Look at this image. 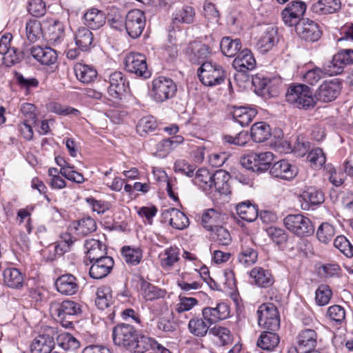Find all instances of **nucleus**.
Listing matches in <instances>:
<instances>
[{"instance_id":"obj_62","label":"nucleus","mask_w":353,"mask_h":353,"mask_svg":"<svg viewBox=\"0 0 353 353\" xmlns=\"http://www.w3.org/2000/svg\"><path fill=\"white\" fill-rule=\"evenodd\" d=\"M28 12L36 17H39L46 13V6L42 0H31L28 6Z\"/></svg>"},{"instance_id":"obj_37","label":"nucleus","mask_w":353,"mask_h":353,"mask_svg":"<svg viewBox=\"0 0 353 353\" xmlns=\"http://www.w3.org/2000/svg\"><path fill=\"white\" fill-rule=\"evenodd\" d=\"M220 48L225 56L232 57L241 48V42L239 39H232L230 37H225L221 41Z\"/></svg>"},{"instance_id":"obj_18","label":"nucleus","mask_w":353,"mask_h":353,"mask_svg":"<svg viewBox=\"0 0 353 353\" xmlns=\"http://www.w3.org/2000/svg\"><path fill=\"white\" fill-rule=\"evenodd\" d=\"M230 179V174L223 170H219L213 173L211 190L210 192L215 191L220 194L227 195L230 193V185L229 180Z\"/></svg>"},{"instance_id":"obj_33","label":"nucleus","mask_w":353,"mask_h":353,"mask_svg":"<svg viewBox=\"0 0 353 353\" xmlns=\"http://www.w3.org/2000/svg\"><path fill=\"white\" fill-rule=\"evenodd\" d=\"M236 211L239 217L246 221H254L258 216L257 207L249 201L239 203Z\"/></svg>"},{"instance_id":"obj_29","label":"nucleus","mask_w":353,"mask_h":353,"mask_svg":"<svg viewBox=\"0 0 353 353\" xmlns=\"http://www.w3.org/2000/svg\"><path fill=\"white\" fill-rule=\"evenodd\" d=\"M254 283L260 288H268L274 283V279L268 270L261 267L254 268L250 272Z\"/></svg>"},{"instance_id":"obj_51","label":"nucleus","mask_w":353,"mask_h":353,"mask_svg":"<svg viewBox=\"0 0 353 353\" xmlns=\"http://www.w3.org/2000/svg\"><path fill=\"white\" fill-rule=\"evenodd\" d=\"M335 234L334 228L328 223H323L318 228L316 236L318 239L323 243H328Z\"/></svg>"},{"instance_id":"obj_3","label":"nucleus","mask_w":353,"mask_h":353,"mask_svg":"<svg viewBox=\"0 0 353 353\" xmlns=\"http://www.w3.org/2000/svg\"><path fill=\"white\" fill-rule=\"evenodd\" d=\"M286 101L294 107L308 110L316 105V101L311 89L304 84L292 85L285 94Z\"/></svg>"},{"instance_id":"obj_17","label":"nucleus","mask_w":353,"mask_h":353,"mask_svg":"<svg viewBox=\"0 0 353 353\" xmlns=\"http://www.w3.org/2000/svg\"><path fill=\"white\" fill-rule=\"evenodd\" d=\"M162 216L165 221H168L170 225L175 229L183 230L189 225L188 218L178 209L174 208L165 209L162 212Z\"/></svg>"},{"instance_id":"obj_28","label":"nucleus","mask_w":353,"mask_h":353,"mask_svg":"<svg viewBox=\"0 0 353 353\" xmlns=\"http://www.w3.org/2000/svg\"><path fill=\"white\" fill-rule=\"evenodd\" d=\"M75 44L81 51H88L94 46V36L89 28L81 27L76 31L74 35Z\"/></svg>"},{"instance_id":"obj_4","label":"nucleus","mask_w":353,"mask_h":353,"mask_svg":"<svg viewBox=\"0 0 353 353\" xmlns=\"http://www.w3.org/2000/svg\"><path fill=\"white\" fill-rule=\"evenodd\" d=\"M176 90V85L172 79L160 76L152 81L150 96L156 102L162 103L174 97Z\"/></svg>"},{"instance_id":"obj_13","label":"nucleus","mask_w":353,"mask_h":353,"mask_svg":"<svg viewBox=\"0 0 353 353\" xmlns=\"http://www.w3.org/2000/svg\"><path fill=\"white\" fill-rule=\"evenodd\" d=\"M230 316V307L225 303H217L215 307H205L202 310V317L211 326Z\"/></svg>"},{"instance_id":"obj_20","label":"nucleus","mask_w":353,"mask_h":353,"mask_svg":"<svg viewBox=\"0 0 353 353\" xmlns=\"http://www.w3.org/2000/svg\"><path fill=\"white\" fill-rule=\"evenodd\" d=\"M340 0H318L312 3L310 11L318 15H326L337 12L341 10Z\"/></svg>"},{"instance_id":"obj_54","label":"nucleus","mask_w":353,"mask_h":353,"mask_svg":"<svg viewBox=\"0 0 353 353\" xmlns=\"http://www.w3.org/2000/svg\"><path fill=\"white\" fill-rule=\"evenodd\" d=\"M334 245L345 256L351 258L353 256V245L344 236H338L334 241Z\"/></svg>"},{"instance_id":"obj_44","label":"nucleus","mask_w":353,"mask_h":353,"mask_svg":"<svg viewBox=\"0 0 353 353\" xmlns=\"http://www.w3.org/2000/svg\"><path fill=\"white\" fill-rule=\"evenodd\" d=\"M73 226L78 234L83 236L88 235L97 229L95 221L90 216L83 218L74 222Z\"/></svg>"},{"instance_id":"obj_63","label":"nucleus","mask_w":353,"mask_h":353,"mask_svg":"<svg viewBox=\"0 0 353 353\" xmlns=\"http://www.w3.org/2000/svg\"><path fill=\"white\" fill-rule=\"evenodd\" d=\"M325 74L323 68H315L307 71L304 75L305 81L312 85L316 84Z\"/></svg>"},{"instance_id":"obj_34","label":"nucleus","mask_w":353,"mask_h":353,"mask_svg":"<svg viewBox=\"0 0 353 353\" xmlns=\"http://www.w3.org/2000/svg\"><path fill=\"white\" fill-rule=\"evenodd\" d=\"M270 136V127L265 122L256 123L251 128V137L254 142H264L267 141Z\"/></svg>"},{"instance_id":"obj_64","label":"nucleus","mask_w":353,"mask_h":353,"mask_svg":"<svg viewBox=\"0 0 353 353\" xmlns=\"http://www.w3.org/2000/svg\"><path fill=\"white\" fill-rule=\"evenodd\" d=\"M217 216L218 214L214 210H208L202 215L201 223L203 226L209 231L210 230H212L213 228L215 226L214 223L216 221Z\"/></svg>"},{"instance_id":"obj_59","label":"nucleus","mask_w":353,"mask_h":353,"mask_svg":"<svg viewBox=\"0 0 353 353\" xmlns=\"http://www.w3.org/2000/svg\"><path fill=\"white\" fill-rule=\"evenodd\" d=\"M281 17L285 25L289 27L295 26V29L297 28V25L302 21V18L298 17L297 13H294L290 11L288 8H284L281 12Z\"/></svg>"},{"instance_id":"obj_56","label":"nucleus","mask_w":353,"mask_h":353,"mask_svg":"<svg viewBox=\"0 0 353 353\" xmlns=\"http://www.w3.org/2000/svg\"><path fill=\"white\" fill-rule=\"evenodd\" d=\"M258 319L276 317L279 316L276 307L273 303L262 304L257 310Z\"/></svg>"},{"instance_id":"obj_31","label":"nucleus","mask_w":353,"mask_h":353,"mask_svg":"<svg viewBox=\"0 0 353 353\" xmlns=\"http://www.w3.org/2000/svg\"><path fill=\"white\" fill-rule=\"evenodd\" d=\"M189 332L196 337L202 338L210 334V325L203 317L194 316L188 323Z\"/></svg>"},{"instance_id":"obj_24","label":"nucleus","mask_w":353,"mask_h":353,"mask_svg":"<svg viewBox=\"0 0 353 353\" xmlns=\"http://www.w3.org/2000/svg\"><path fill=\"white\" fill-rule=\"evenodd\" d=\"M317 334L313 329H303L296 336L297 345L299 350L314 349L317 343Z\"/></svg>"},{"instance_id":"obj_36","label":"nucleus","mask_w":353,"mask_h":353,"mask_svg":"<svg viewBox=\"0 0 353 353\" xmlns=\"http://www.w3.org/2000/svg\"><path fill=\"white\" fill-rule=\"evenodd\" d=\"M214 337V341L221 346L231 344L233 341L230 331L224 327L214 326L210 330V334Z\"/></svg>"},{"instance_id":"obj_48","label":"nucleus","mask_w":353,"mask_h":353,"mask_svg":"<svg viewBox=\"0 0 353 353\" xmlns=\"http://www.w3.org/2000/svg\"><path fill=\"white\" fill-rule=\"evenodd\" d=\"M157 128V123L153 117H144L139 120L137 125V132L140 136L144 137L147 134L154 132Z\"/></svg>"},{"instance_id":"obj_30","label":"nucleus","mask_w":353,"mask_h":353,"mask_svg":"<svg viewBox=\"0 0 353 353\" xmlns=\"http://www.w3.org/2000/svg\"><path fill=\"white\" fill-rule=\"evenodd\" d=\"M3 283L10 288L20 289L23 285V275L15 268L6 269L3 272Z\"/></svg>"},{"instance_id":"obj_49","label":"nucleus","mask_w":353,"mask_h":353,"mask_svg":"<svg viewBox=\"0 0 353 353\" xmlns=\"http://www.w3.org/2000/svg\"><path fill=\"white\" fill-rule=\"evenodd\" d=\"M273 159L274 154L271 152L256 153V172H262L270 170Z\"/></svg>"},{"instance_id":"obj_41","label":"nucleus","mask_w":353,"mask_h":353,"mask_svg":"<svg viewBox=\"0 0 353 353\" xmlns=\"http://www.w3.org/2000/svg\"><path fill=\"white\" fill-rule=\"evenodd\" d=\"M141 288L143 298L146 301H154L165 296V291L158 288L154 285L142 280Z\"/></svg>"},{"instance_id":"obj_25","label":"nucleus","mask_w":353,"mask_h":353,"mask_svg":"<svg viewBox=\"0 0 353 353\" xmlns=\"http://www.w3.org/2000/svg\"><path fill=\"white\" fill-rule=\"evenodd\" d=\"M55 345L54 338L49 334H41L31 343V353H50Z\"/></svg>"},{"instance_id":"obj_52","label":"nucleus","mask_w":353,"mask_h":353,"mask_svg":"<svg viewBox=\"0 0 353 353\" xmlns=\"http://www.w3.org/2000/svg\"><path fill=\"white\" fill-rule=\"evenodd\" d=\"M110 299V288L101 287L97 289L95 303L100 310H104L109 306Z\"/></svg>"},{"instance_id":"obj_11","label":"nucleus","mask_w":353,"mask_h":353,"mask_svg":"<svg viewBox=\"0 0 353 353\" xmlns=\"http://www.w3.org/2000/svg\"><path fill=\"white\" fill-rule=\"evenodd\" d=\"M296 32L301 39L309 42L316 41L321 37L319 24L308 19H302L297 25Z\"/></svg>"},{"instance_id":"obj_23","label":"nucleus","mask_w":353,"mask_h":353,"mask_svg":"<svg viewBox=\"0 0 353 353\" xmlns=\"http://www.w3.org/2000/svg\"><path fill=\"white\" fill-rule=\"evenodd\" d=\"M83 19L88 28L98 30L105 23L106 17L102 10L91 8L84 14Z\"/></svg>"},{"instance_id":"obj_26","label":"nucleus","mask_w":353,"mask_h":353,"mask_svg":"<svg viewBox=\"0 0 353 353\" xmlns=\"http://www.w3.org/2000/svg\"><path fill=\"white\" fill-rule=\"evenodd\" d=\"M277 41V30L273 26H270L259 39L256 46L261 52L265 53L270 50Z\"/></svg>"},{"instance_id":"obj_35","label":"nucleus","mask_w":353,"mask_h":353,"mask_svg":"<svg viewBox=\"0 0 353 353\" xmlns=\"http://www.w3.org/2000/svg\"><path fill=\"white\" fill-rule=\"evenodd\" d=\"M257 112L254 108L245 107L236 108L233 111V119L242 127L248 125L256 115Z\"/></svg>"},{"instance_id":"obj_9","label":"nucleus","mask_w":353,"mask_h":353,"mask_svg":"<svg viewBox=\"0 0 353 353\" xmlns=\"http://www.w3.org/2000/svg\"><path fill=\"white\" fill-rule=\"evenodd\" d=\"M341 89V83L339 79L325 81L316 90L314 94V99L316 102H332L340 94Z\"/></svg>"},{"instance_id":"obj_5","label":"nucleus","mask_w":353,"mask_h":353,"mask_svg":"<svg viewBox=\"0 0 353 353\" xmlns=\"http://www.w3.org/2000/svg\"><path fill=\"white\" fill-rule=\"evenodd\" d=\"M197 72L200 81L207 86L220 85L226 78V72L223 68L212 61L203 62Z\"/></svg>"},{"instance_id":"obj_2","label":"nucleus","mask_w":353,"mask_h":353,"mask_svg":"<svg viewBox=\"0 0 353 353\" xmlns=\"http://www.w3.org/2000/svg\"><path fill=\"white\" fill-rule=\"evenodd\" d=\"M50 311L61 325L65 328L74 327L75 318L81 314V305L70 300H65L61 303H53L50 305Z\"/></svg>"},{"instance_id":"obj_40","label":"nucleus","mask_w":353,"mask_h":353,"mask_svg":"<svg viewBox=\"0 0 353 353\" xmlns=\"http://www.w3.org/2000/svg\"><path fill=\"white\" fill-rule=\"evenodd\" d=\"M276 331L267 330L261 334L257 341V345L265 350H272L279 343V337Z\"/></svg>"},{"instance_id":"obj_39","label":"nucleus","mask_w":353,"mask_h":353,"mask_svg":"<svg viewBox=\"0 0 353 353\" xmlns=\"http://www.w3.org/2000/svg\"><path fill=\"white\" fill-rule=\"evenodd\" d=\"M194 11L190 6L179 8L172 14V23L174 25L179 23H191L194 21Z\"/></svg>"},{"instance_id":"obj_16","label":"nucleus","mask_w":353,"mask_h":353,"mask_svg":"<svg viewBox=\"0 0 353 353\" xmlns=\"http://www.w3.org/2000/svg\"><path fill=\"white\" fill-rule=\"evenodd\" d=\"M57 290L63 295L72 296L77 293L79 285L77 279L71 274L60 276L55 281Z\"/></svg>"},{"instance_id":"obj_1","label":"nucleus","mask_w":353,"mask_h":353,"mask_svg":"<svg viewBox=\"0 0 353 353\" xmlns=\"http://www.w3.org/2000/svg\"><path fill=\"white\" fill-rule=\"evenodd\" d=\"M112 339L114 345L133 353H144L151 349L161 347L154 339L139 334L132 325L125 323L118 324L114 327Z\"/></svg>"},{"instance_id":"obj_55","label":"nucleus","mask_w":353,"mask_h":353,"mask_svg":"<svg viewBox=\"0 0 353 353\" xmlns=\"http://www.w3.org/2000/svg\"><path fill=\"white\" fill-rule=\"evenodd\" d=\"M23 59V52L19 51L16 48L12 47L3 55L4 64L11 67L21 61Z\"/></svg>"},{"instance_id":"obj_38","label":"nucleus","mask_w":353,"mask_h":353,"mask_svg":"<svg viewBox=\"0 0 353 353\" xmlns=\"http://www.w3.org/2000/svg\"><path fill=\"white\" fill-rule=\"evenodd\" d=\"M194 176L192 181L196 185L205 192H209L211 190L213 174H211L208 170L199 169Z\"/></svg>"},{"instance_id":"obj_15","label":"nucleus","mask_w":353,"mask_h":353,"mask_svg":"<svg viewBox=\"0 0 353 353\" xmlns=\"http://www.w3.org/2000/svg\"><path fill=\"white\" fill-rule=\"evenodd\" d=\"M298 173L297 168L286 160H281L273 163L270 170L271 176L283 180L290 181Z\"/></svg>"},{"instance_id":"obj_6","label":"nucleus","mask_w":353,"mask_h":353,"mask_svg":"<svg viewBox=\"0 0 353 353\" xmlns=\"http://www.w3.org/2000/svg\"><path fill=\"white\" fill-rule=\"evenodd\" d=\"M283 223L289 231L298 236H307L314 232V227L310 219L301 214L286 216Z\"/></svg>"},{"instance_id":"obj_14","label":"nucleus","mask_w":353,"mask_h":353,"mask_svg":"<svg viewBox=\"0 0 353 353\" xmlns=\"http://www.w3.org/2000/svg\"><path fill=\"white\" fill-rule=\"evenodd\" d=\"M91 266L89 270L90 276L94 279H101L106 277L114 267V260L110 256H105L90 261Z\"/></svg>"},{"instance_id":"obj_61","label":"nucleus","mask_w":353,"mask_h":353,"mask_svg":"<svg viewBox=\"0 0 353 353\" xmlns=\"http://www.w3.org/2000/svg\"><path fill=\"white\" fill-rule=\"evenodd\" d=\"M60 339V345L65 350H75L80 347L79 341L70 334H63Z\"/></svg>"},{"instance_id":"obj_12","label":"nucleus","mask_w":353,"mask_h":353,"mask_svg":"<svg viewBox=\"0 0 353 353\" xmlns=\"http://www.w3.org/2000/svg\"><path fill=\"white\" fill-rule=\"evenodd\" d=\"M109 83L108 92L114 99H121L124 93L129 90V83L121 72H112L109 76Z\"/></svg>"},{"instance_id":"obj_46","label":"nucleus","mask_w":353,"mask_h":353,"mask_svg":"<svg viewBox=\"0 0 353 353\" xmlns=\"http://www.w3.org/2000/svg\"><path fill=\"white\" fill-rule=\"evenodd\" d=\"M179 260V249L175 246H171L165 250L161 254V265L163 268H171Z\"/></svg>"},{"instance_id":"obj_42","label":"nucleus","mask_w":353,"mask_h":353,"mask_svg":"<svg viewBox=\"0 0 353 353\" xmlns=\"http://www.w3.org/2000/svg\"><path fill=\"white\" fill-rule=\"evenodd\" d=\"M121 254L125 261L131 265H138L143 257V252L139 248H132L128 245L121 248Z\"/></svg>"},{"instance_id":"obj_50","label":"nucleus","mask_w":353,"mask_h":353,"mask_svg":"<svg viewBox=\"0 0 353 353\" xmlns=\"http://www.w3.org/2000/svg\"><path fill=\"white\" fill-rule=\"evenodd\" d=\"M27 39L31 42H35L41 36V26L37 19H31L26 26Z\"/></svg>"},{"instance_id":"obj_19","label":"nucleus","mask_w":353,"mask_h":353,"mask_svg":"<svg viewBox=\"0 0 353 353\" xmlns=\"http://www.w3.org/2000/svg\"><path fill=\"white\" fill-rule=\"evenodd\" d=\"M210 53V48L201 42H193L190 44L187 49V54L190 61L196 64L205 62L204 61L209 57Z\"/></svg>"},{"instance_id":"obj_7","label":"nucleus","mask_w":353,"mask_h":353,"mask_svg":"<svg viewBox=\"0 0 353 353\" xmlns=\"http://www.w3.org/2000/svg\"><path fill=\"white\" fill-rule=\"evenodd\" d=\"M353 63V50L345 49L334 54L323 65L325 74L334 76L341 74L345 65Z\"/></svg>"},{"instance_id":"obj_60","label":"nucleus","mask_w":353,"mask_h":353,"mask_svg":"<svg viewBox=\"0 0 353 353\" xmlns=\"http://www.w3.org/2000/svg\"><path fill=\"white\" fill-rule=\"evenodd\" d=\"M179 303L176 305V310L179 313L190 310L194 306L198 304L195 298L185 297L179 295Z\"/></svg>"},{"instance_id":"obj_21","label":"nucleus","mask_w":353,"mask_h":353,"mask_svg":"<svg viewBox=\"0 0 353 353\" xmlns=\"http://www.w3.org/2000/svg\"><path fill=\"white\" fill-rule=\"evenodd\" d=\"M32 56L43 65H52L57 60V52L51 48L33 46L30 49Z\"/></svg>"},{"instance_id":"obj_45","label":"nucleus","mask_w":353,"mask_h":353,"mask_svg":"<svg viewBox=\"0 0 353 353\" xmlns=\"http://www.w3.org/2000/svg\"><path fill=\"white\" fill-rule=\"evenodd\" d=\"M304 201L306 202L305 207L302 205L303 209H307L309 205H319L324 201V194L323 192L309 188L305 191L302 195Z\"/></svg>"},{"instance_id":"obj_47","label":"nucleus","mask_w":353,"mask_h":353,"mask_svg":"<svg viewBox=\"0 0 353 353\" xmlns=\"http://www.w3.org/2000/svg\"><path fill=\"white\" fill-rule=\"evenodd\" d=\"M211 231L212 239L221 245H228L232 238L229 232L222 226L215 225Z\"/></svg>"},{"instance_id":"obj_8","label":"nucleus","mask_w":353,"mask_h":353,"mask_svg":"<svg viewBox=\"0 0 353 353\" xmlns=\"http://www.w3.org/2000/svg\"><path fill=\"white\" fill-rule=\"evenodd\" d=\"M125 69L137 77L148 79L151 76V72L148 68L146 57L139 52H130L125 55Z\"/></svg>"},{"instance_id":"obj_32","label":"nucleus","mask_w":353,"mask_h":353,"mask_svg":"<svg viewBox=\"0 0 353 353\" xmlns=\"http://www.w3.org/2000/svg\"><path fill=\"white\" fill-rule=\"evenodd\" d=\"M74 70L77 79L83 83L92 82L97 76V72L92 66L81 63H77Z\"/></svg>"},{"instance_id":"obj_57","label":"nucleus","mask_w":353,"mask_h":353,"mask_svg":"<svg viewBox=\"0 0 353 353\" xmlns=\"http://www.w3.org/2000/svg\"><path fill=\"white\" fill-rule=\"evenodd\" d=\"M267 233L271 239L277 245L285 243L288 238V234L284 230L280 228L270 227L267 230Z\"/></svg>"},{"instance_id":"obj_22","label":"nucleus","mask_w":353,"mask_h":353,"mask_svg":"<svg viewBox=\"0 0 353 353\" xmlns=\"http://www.w3.org/2000/svg\"><path fill=\"white\" fill-rule=\"evenodd\" d=\"M232 65L236 70L245 72L255 68L256 61L251 51L248 49H244L238 54L233 61Z\"/></svg>"},{"instance_id":"obj_10","label":"nucleus","mask_w":353,"mask_h":353,"mask_svg":"<svg viewBox=\"0 0 353 353\" xmlns=\"http://www.w3.org/2000/svg\"><path fill=\"white\" fill-rule=\"evenodd\" d=\"M125 29L129 36L133 39L138 38L145 26L144 12L139 9L129 11L125 17Z\"/></svg>"},{"instance_id":"obj_53","label":"nucleus","mask_w":353,"mask_h":353,"mask_svg":"<svg viewBox=\"0 0 353 353\" xmlns=\"http://www.w3.org/2000/svg\"><path fill=\"white\" fill-rule=\"evenodd\" d=\"M332 295V290L327 285H321L315 292V301L318 305L324 306L328 304Z\"/></svg>"},{"instance_id":"obj_43","label":"nucleus","mask_w":353,"mask_h":353,"mask_svg":"<svg viewBox=\"0 0 353 353\" xmlns=\"http://www.w3.org/2000/svg\"><path fill=\"white\" fill-rule=\"evenodd\" d=\"M258 259L256 250L245 244L242 245L241 250L238 256V261L242 265L250 266L256 263Z\"/></svg>"},{"instance_id":"obj_58","label":"nucleus","mask_w":353,"mask_h":353,"mask_svg":"<svg viewBox=\"0 0 353 353\" xmlns=\"http://www.w3.org/2000/svg\"><path fill=\"white\" fill-rule=\"evenodd\" d=\"M307 160L316 168L321 167L325 163V156L321 148L312 150L307 157Z\"/></svg>"},{"instance_id":"obj_27","label":"nucleus","mask_w":353,"mask_h":353,"mask_svg":"<svg viewBox=\"0 0 353 353\" xmlns=\"http://www.w3.org/2000/svg\"><path fill=\"white\" fill-rule=\"evenodd\" d=\"M85 248L86 251V258L90 261H94L106 256V245L99 240L88 239L85 241Z\"/></svg>"}]
</instances>
